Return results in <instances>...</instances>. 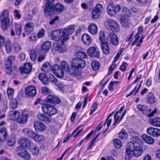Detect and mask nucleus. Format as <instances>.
I'll return each mask as SVG.
<instances>
[{"label": "nucleus", "mask_w": 160, "mask_h": 160, "mask_svg": "<svg viewBox=\"0 0 160 160\" xmlns=\"http://www.w3.org/2000/svg\"><path fill=\"white\" fill-rule=\"evenodd\" d=\"M9 16V13L8 11H3L0 16V18L2 20L1 26L2 29L3 30H7L11 24L8 18Z\"/></svg>", "instance_id": "obj_1"}, {"label": "nucleus", "mask_w": 160, "mask_h": 160, "mask_svg": "<svg viewBox=\"0 0 160 160\" xmlns=\"http://www.w3.org/2000/svg\"><path fill=\"white\" fill-rule=\"evenodd\" d=\"M42 108L44 113L49 116L53 115L57 112V109L54 107V105H51L49 103L42 105Z\"/></svg>", "instance_id": "obj_2"}, {"label": "nucleus", "mask_w": 160, "mask_h": 160, "mask_svg": "<svg viewBox=\"0 0 160 160\" xmlns=\"http://www.w3.org/2000/svg\"><path fill=\"white\" fill-rule=\"evenodd\" d=\"M106 26H109V29L113 32H117L120 30V28L118 23L114 20L107 19L105 22Z\"/></svg>", "instance_id": "obj_3"}, {"label": "nucleus", "mask_w": 160, "mask_h": 160, "mask_svg": "<svg viewBox=\"0 0 160 160\" xmlns=\"http://www.w3.org/2000/svg\"><path fill=\"white\" fill-rule=\"evenodd\" d=\"M137 108L139 110L142 112L144 114L147 115L149 117L153 116L154 114L157 112V109H155L152 113L148 114L151 112V109L146 106L143 105L138 104L137 105Z\"/></svg>", "instance_id": "obj_4"}, {"label": "nucleus", "mask_w": 160, "mask_h": 160, "mask_svg": "<svg viewBox=\"0 0 160 160\" xmlns=\"http://www.w3.org/2000/svg\"><path fill=\"white\" fill-rule=\"evenodd\" d=\"M75 28L73 25H70L64 28L62 31V36L63 37V41L67 40L69 36L71 34L74 32Z\"/></svg>", "instance_id": "obj_5"}, {"label": "nucleus", "mask_w": 160, "mask_h": 160, "mask_svg": "<svg viewBox=\"0 0 160 160\" xmlns=\"http://www.w3.org/2000/svg\"><path fill=\"white\" fill-rule=\"evenodd\" d=\"M122 12L125 14L120 18V21L122 25L125 27H128L129 25L130 11H124Z\"/></svg>", "instance_id": "obj_6"}, {"label": "nucleus", "mask_w": 160, "mask_h": 160, "mask_svg": "<svg viewBox=\"0 0 160 160\" xmlns=\"http://www.w3.org/2000/svg\"><path fill=\"white\" fill-rule=\"evenodd\" d=\"M143 151V149L139 146L134 145L131 148V155L138 157L141 156Z\"/></svg>", "instance_id": "obj_7"}, {"label": "nucleus", "mask_w": 160, "mask_h": 160, "mask_svg": "<svg viewBox=\"0 0 160 160\" xmlns=\"http://www.w3.org/2000/svg\"><path fill=\"white\" fill-rule=\"evenodd\" d=\"M88 53L91 57H99L100 52L99 49L95 47L89 48L87 51Z\"/></svg>", "instance_id": "obj_8"}, {"label": "nucleus", "mask_w": 160, "mask_h": 160, "mask_svg": "<svg viewBox=\"0 0 160 160\" xmlns=\"http://www.w3.org/2000/svg\"><path fill=\"white\" fill-rule=\"evenodd\" d=\"M71 64L72 67H79L81 68H83L85 66V63L84 60L77 58L72 59Z\"/></svg>", "instance_id": "obj_9"}, {"label": "nucleus", "mask_w": 160, "mask_h": 160, "mask_svg": "<svg viewBox=\"0 0 160 160\" xmlns=\"http://www.w3.org/2000/svg\"><path fill=\"white\" fill-rule=\"evenodd\" d=\"M147 132L148 134L153 137L160 136V129L158 128L150 127L147 129Z\"/></svg>", "instance_id": "obj_10"}, {"label": "nucleus", "mask_w": 160, "mask_h": 160, "mask_svg": "<svg viewBox=\"0 0 160 160\" xmlns=\"http://www.w3.org/2000/svg\"><path fill=\"white\" fill-rule=\"evenodd\" d=\"M25 92L27 96L33 97L36 94V89L34 86H30L26 88Z\"/></svg>", "instance_id": "obj_11"}, {"label": "nucleus", "mask_w": 160, "mask_h": 160, "mask_svg": "<svg viewBox=\"0 0 160 160\" xmlns=\"http://www.w3.org/2000/svg\"><path fill=\"white\" fill-rule=\"evenodd\" d=\"M47 102L49 103L51 105H54V103H58L60 102V100L58 97L53 95L50 94L47 97Z\"/></svg>", "instance_id": "obj_12"}, {"label": "nucleus", "mask_w": 160, "mask_h": 160, "mask_svg": "<svg viewBox=\"0 0 160 160\" xmlns=\"http://www.w3.org/2000/svg\"><path fill=\"white\" fill-rule=\"evenodd\" d=\"M137 134L136 132H133L131 131V136L132 137L131 138V146L133 147L134 145H138V143L140 142V139L136 136L133 135V134L136 135Z\"/></svg>", "instance_id": "obj_13"}, {"label": "nucleus", "mask_w": 160, "mask_h": 160, "mask_svg": "<svg viewBox=\"0 0 160 160\" xmlns=\"http://www.w3.org/2000/svg\"><path fill=\"white\" fill-rule=\"evenodd\" d=\"M34 24L32 22H30L26 24L24 27V31L26 33L29 35L34 30Z\"/></svg>", "instance_id": "obj_14"}, {"label": "nucleus", "mask_w": 160, "mask_h": 160, "mask_svg": "<svg viewBox=\"0 0 160 160\" xmlns=\"http://www.w3.org/2000/svg\"><path fill=\"white\" fill-rule=\"evenodd\" d=\"M19 143L24 148H29L32 144L30 140L27 138H22L19 141Z\"/></svg>", "instance_id": "obj_15"}, {"label": "nucleus", "mask_w": 160, "mask_h": 160, "mask_svg": "<svg viewBox=\"0 0 160 160\" xmlns=\"http://www.w3.org/2000/svg\"><path fill=\"white\" fill-rule=\"evenodd\" d=\"M28 115V112H23L22 115L19 116L17 118V121L20 123L23 124L25 123L28 120L27 116Z\"/></svg>", "instance_id": "obj_16"}, {"label": "nucleus", "mask_w": 160, "mask_h": 160, "mask_svg": "<svg viewBox=\"0 0 160 160\" xmlns=\"http://www.w3.org/2000/svg\"><path fill=\"white\" fill-rule=\"evenodd\" d=\"M32 66L29 63H25L23 67H20L19 68L21 72L22 73H28L32 70Z\"/></svg>", "instance_id": "obj_17"}, {"label": "nucleus", "mask_w": 160, "mask_h": 160, "mask_svg": "<svg viewBox=\"0 0 160 160\" xmlns=\"http://www.w3.org/2000/svg\"><path fill=\"white\" fill-rule=\"evenodd\" d=\"M34 126L36 130L38 132L43 131L46 128L45 126L39 121H36L35 122Z\"/></svg>", "instance_id": "obj_18"}, {"label": "nucleus", "mask_w": 160, "mask_h": 160, "mask_svg": "<svg viewBox=\"0 0 160 160\" xmlns=\"http://www.w3.org/2000/svg\"><path fill=\"white\" fill-rule=\"evenodd\" d=\"M53 40L56 41H59L62 36V32L59 30L53 31L52 32Z\"/></svg>", "instance_id": "obj_19"}, {"label": "nucleus", "mask_w": 160, "mask_h": 160, "mask_svg": "<svg viewBox=\"0 0 160 160\" xmlns=\"http://www.w3.org/2000/svg\"><path fill=\"white\" fill-rule=\"evenodd\" d=\"M109 38L111 43L115 46H117L119 43L118 38L116 35L113 32L109 34Z\"/></svg>", "instance_id": "obj_20"}, {"label": "nucleus", "mask_w": 160, "mask_h": 160, "mask_svg": "<svg viewBox=\"0 0 160 160\" xmlns=\"http://www.w3.org/2000/svg\"><path fill=\"white\" fill-rule=\"evenodd\" d=\"M82 40L84 44L88 45H89L91 44L92 42V39L90 36L86 34H84L83 35Z\"/></svg>", "instance_id": "obj_21"}, {"label": "nucleus", "mask_w": 160, "mask_h": 160, "mask_svg": "<svg viewBox=\"0 0 160 160\" xmlns=\"http://www.w3.org/2000/svg\"><path fill=\"white\" fill-rule=\"evenodd\" d=\"M98 28L97 25L94 23L91 24L88 27V31L92 35L96 34L98 32Z\"/></svg>", "instance_id": "obj_22"}, {"label": "nucleus", "mask_w": 160, "mask_h": 160, "mask_svg": "<svg viewBox=\"0 0 160 160\" xmlns=\"http://www.w3.org/2000/svg\"><path fill=\"white\" fill-rule=\"evenodd\" d=\"M22 132L27 136L30 138H32L33 139L36 134L35 132L32 130L27 128H24Z\"/></svg>", "instance_id": "obj_23"}, {"label": "nucleus", "mask_w": 160, "mask_h": 160, "mask_svg": "<svg viewBox=\"0 0 160 160\" xmlns=\"http://www.w3.org/2000/svg\"><path fill=\"white\" fill-rule=\"evenodd\" d=\"M149 123L152 125L157 127H160V118H154L149 120Z\"/></svg>", "instance_id": "obj_24"}, {"label": "nucleus", "mask_w": 160, "mask_h": 160, "mask_svg": "<svg viewBox=\"0 0 160 160\" xmlns=\"http://www.w3.org/2000/svg\"><path fill=\"white\" fill-rule=\"evenodd\" d=\"M17 141V137L15 135L12 134L10 136L9 138L8 139L7 143L8 146H12Z\"/></svg>", "instance_id": "obj_25"}, {"label": "nucleus", "mask_w": 160, "mask_h": 160, "mask_svg": "<svg viewBox=\"0 0 160 160\" xmlns=\"http://www.w3.org/2000/svg\"><path fill=\"white\" fill-rule=\"evenodd\" d=\"M7 136V132L5 128H2L0 129V141H4Z\"/></svg>", "instance_id": "obj_26"}, {"label": "nucleus", "mask_w": 160, "mask_h": 160, "mask_svg": "<svg viewBox=\"0 0 160 160\" xmlns=\"http://www.w3.org/2000/svg\"><path fill=\"white\" fill-rule=\"evenodd\" d=\"M61 68L62 69L64 70L65 71L71 73V68L68 63L65 61H63L62 62L61 64Z\"/></svg>", "instance_id": "obj_27"}, {"label": "nucleus", "mask_w": 160, "mask_h": 160, "mask_svg": "<svg viewBox=\"0 0 160 160\" xmlns=\"http://www.w3.org/2000/svg\"><path fill=\"white\" fill-rule=\"evenodd\" d=\"M20 115L18 111L13 110L10 112V114L9 115V118L12 120H17V118Z\"/></svg>", "instance_id": "obj_28"}, {"label": "nucleus", "mask_w": 160, "mask_h": 160, "mask_svg": "<svg viewBox=\"0 0 160 160\" xmlns=\"http://www.w3.org/2000/svg\"><path fill=\"white\" fill-rule=\"evenodd\" d=\"M101 48L103 52L105 54H108L110 52V49L107 42L101 43Z\"/></svg>", "instance_id": "obj_29"}, {"label": "nucleus", "mask_w": 160, "mask_h": 160, "mask_svg": "<svg viewBox=\"0 0 160 160\" xmlns=\"http://www.w3.org/2000/svg\"><path fill=\"white\" fill-rule=\"evenodd\" d=\"M142 139L146 143L149 144H152L154 142V139L151 137L148 136L146 134H144L142 135Z\"/></svg>", "instance_id": "obj_30"}, {"label": "nucleus", "mask_w": 160, "mask_h": 160, "mask_svg": "<svg viewBox=\"0 0 160 160\" xmlns=\"http://www.w3.org/2000/svg\"><path fill=\"white\" fill-rule=\"evenodd\" d=\"M51 46V43L49 41H47L41 46L42 51L43 52H48Z\"/></svg>", "instance_id": "obj_31"}, {"label": "nucleus", "mask_w": 160, "mask_h": 160, "mask_svg": "<svg viewBox=\"0 0 160 160\" xmlns=\"http://www.w3.org/2000/svg\"><path fill=\"white\" fill-rule=\"evenodd\" d=\"M108 10H120L121 7L120 5L118 4L115 5L113 2H110L108 7Z\"/></svg>", "instance_id": "obj_32"}, {"label": "nucleus", "mask_w": 160, "mask_h": 160, "mask_svg": "<svg viewBox=\"0 0 160 160\" xmlns=\"http://www.w3.org/2000/svg\"><path fill=\"white\" fill-rule=\"evenodd\" d=\"M38 78L43 84L45 85L48 84V81L45 74L44 73L40 74L38 75Z\"/></svg>", "instance_id": "obj_33"}, {"label": "nucleus", "mask_w": 160, "mask_h": 160, "mask_svg": "<svg viewBox=\"0 0 160 160\" xmlns=\"http://www.w3.org/2000/svg\"><path fill=\"white\" fill-rule=\"evenodd\" d=\"M72 68L71 69V72L69 73L70 74H72L73 75H79L81 73V70L79 67H72Z\"/></svg>", "instance_id": "obj_34"}, {"label": "nucleus", "mask_w": 160, "mask_h": 160, "mask_svg": "<svg viewBox=\"0 0 160 160\" xmlns=\"http://www.w3.org/2000/svg\"><path fill=\"white\" fill-rule=\"evenodd\" d=\"M52 68L50 63L48 62H46L43 64L41 68L42 71L47 72L51 70Z\"/></svg>", "instance_id": "obj_35"}, {"label": "nucleus", "mask_w": 160, "mask_h": 160, "mask_svg": "<svg viewBox=\"0 0 160 160\" xmlns=\"http://www.w3.org/2000/svg\"><path fill=\"white\" fill-rule=\"evenodd\" d=\"M51 7V8L48 9V10H63L64 7L61 4L58 3L54 5L53 3Z\"/></svg>", "instance_id": "obj_36"}, {"label": "nucleus", "mask_w": 160, "mask_h": 160, "mask_svg": "<svg viewBox=\"0 0 160 160\" xmlns=\"http://www.w3.org/2000/svg\"><path fill=\"white\" fill-rule=\"evenodd\" d=\"M56 50L59 53L64 52L66 51V48L64 44H58L56 48Z\"/></svg>", "instance_id": "obj_37"}, {"label": "nucleus", "mask_w": 160, "mask_h": 160, "mask_svg": "<svg viewBox=\"0 0 160 160\" xmlns=\"http://www.w3.org/2000/svg\"><path fill=\"white\" fill-rule=\"evenodd\" d=\"M38 118L40 120L46 122H49L50 119L47 116L43 114H39L38 116Z\"/></svg>", "instance_id": "obj_38"}, {"label": "nucleus", "mask_w": 160, "mask_h": 160, "mask_svg": "<svg viewBox=\"0 0 160 160\" xmlns=\"http://www.w3.org/2000/svg\"><path fill=\"white\" fill-rule=\"evenodd\" d=\"M99 37L101 43L107 42V38L103 32L102 31L100 32L99 34Z\"/></svg>", "instance_id": "obj_39"}, {"label": "nucleus", "mask_w": 160, "mask_h": 160, "mask_svg": "<svg viewBox=\"0 0 160 160\" xmlns=\"http://www.w3.org/2000/svg\"><path fill=\"white\" fill-rule=\"evenodd\" d=\"M15 31L18 35H20L22 32V25L19 23H15Z\"/></svg>", "instance_id": "obj_40"}, {"label": "nucleus", "mask_w": 160, "mask_h": 160, "mask_svg": "<svg viewBox=\"0 0 160 160\" xmlns=\"http://www.w3.org/2000/svg\"><path fill=\"white\" fill-rule=\"evenodd\" d=\"M143 31V29L142 27H139L138 29V31L137 33L135 36V40L132 42V46L134 45L137 42L140 38L139 35L141 34Z\"/></svg>", "instance_id": "obj_41"}, {"label": "nucleus", "mask_w": 160, "mask_h": 160, "mask_svg": "<svg viewBox=\"0 0 160 160\" xmlns=\"http://www.w3.org/2000/svg\"><path fill=\"white\" fill-rule=\"evenodd\" d=\"M10 103V107L12 109H16L18 106V102L17 99L15 98L11 99Z\"/></svg>", "instance_id": "obj_42"}, {"label": "nucleus", "mask_w": 160, "mask_h": 160, "mask_svg": "<svg viewBox=\"0 0 160 160\" xmlns=\"http://www.w3.org/2000/svg\"><path fill=\"white\" fill-rule=\"evenodd\" d=\"M76 56L78 58L82 59L86 58L88 56L86 53L82 51L78 52L76 54Z\"/></svg>", "instance_id": "obj_43"}, {"label": "nucleus", "mask_w": 160, "mask_h": 160, "mask_svg": "<svg viewBox=\"0 0 160 160\" xmlns=\"http://www.w3.org/2000/svg\"><path fill=\"white\" fill-rule=\"evenodd\" d=\"M148 101L149 104H153L154 102V97L153 94L151 92H149L147 96Z\"/></svg>", "instance_id": "obj_44"}, {"label": "nucleus", "mask_w": 160, "mask_h": 160, "mask_svg": "<svg viewBox=\"0 0 160 160\" xmlns=\"http://www.w3.org/2000/svg\"><path fill=\"white\" fill-rule=\"evenodd\" d=\"M5 47L7 53H10L12 49V45L10 41H8L5 43Z\"/></svg>", "instance_id": "obj_45"}, {"label": "nucleus", "mask_w": 160, "mask_h": 160, "mask_svg": "<svg viewBox=\"0 0 160 160\" xmlns=\"http://www.w3.org/2000/svg\"><path fill=\"white\" fill-rule=\"evenodd\" d=\"M92 69L94 71L98 70L100 67V64L96 61H93L91 64Z\"/></svg>", "instance_id": "obj_46"}, {"label": "nucleus", "mask_w": 160, "mask_h": 160, "mask_svg": "<svg viewBox=\"0 0 160 160\" xmlns=\"http://www.w3.org/2000/svg\"><path fill=\"white\" fill-rule=\"evenodd\" d=\"M30 58L32 61H34L36 60L37 58L36 50L35 49L31 50L30 51Z\"/></svg>", "instance_id": "obj_47"}, {"label": "nucleus", "mask_w": 160, "mask_h": 160, "mask_svg": "<svg viewBox=\"0 0 160 160\" xmlns=\"http://www.w3.org/2000/svg\"><path fill=\"white\" fill-rule=\"evenodd\" d=\"M113 143L115 147L117 148H120L122 147L121 141L118 139H115L113 140Z\"/></svg>", "instance_id": "obj_48"}, {"label": "nucleus", "mask_w": 160, "mask_h": 160, "mask_svg": "<svg viewBox=\"0 0 160 160\" xmlns=\"http://www.w3.org/2000/svg\"><path fill=\"white\" fill-rule=\"evenodd\" d=\"M31 151L34 155H37L39 152V149L36 145H33L31 146Z\"/></svg>", "instance_id": "obj_49"}, {"label": "nucleus", "mask_w": 160, "mask_h": 160, "mask_svg": "<svg viewBox=\"0 0 160 160\" xmlns=\"http://www.w3.org/2000/svg\"><path fill=\"white\" fill-rule=\"evenodd\" d=\"M25 149V148L20 145L16 148V151L18 154L19 156V155H21V154L23 152H24Z\"/></svg>", "instance_id": "obj_50"}, {"label": "nucleus", "mask_w": 160, "mask_h": 160, "mask_svg": "<svg viewBox=\"0 0 160 160\" xmlns=\"http://www.w3.org/2000/svg\"><path fill=\"white\" fill-rule=\"evenodd\" d=\"M101 13V11H93L92 17L94 19H97L100 16Z\"/></svg>", "instance_id": "obj_51"}, {"label": "nucleus", "mask_w": 160, "mask_h": 160, "mask_svg": "<svg viewBox=\"0 0 160 160\" xmlns=\"http://www.w3.org/2000/svg\"><path fill=\"white\" fill-rule=\"evenodd\" d=\"M54 74L56 76L59 78H62L64 75V72L61 68Z\"/></svg>", "instance_id": "obj_52"}, {"label": "nucleus", "mask_w": 160, "mask_h": 160, "mask_svg": "<svg viewBox=\"0 0 160 160\" xmlns=\"http://www.w3.org/2000/svg\"><path fill=\"white\" fill-rule=\"evenodd\" d=\"M14 93V90L12 88H8L7 90V93L9 99H12Z\"/></svg>", "instance_id": "obj_53"}, {"label": "nucleus", "mask_w": 160, "mask_h": 160, "mask_svg": "<svg viewBox=\"0 0 160 160\" xmlns=\"http://www.w3.org/2000/svg\"><path fill=\"white\" fill-rule=\"evenodd\" d=\"M19 156L22 157L26 159H29L30 158V155L29 153L26 150V149L25 150L24 152L21 154V155H19Z\"/></svg>", "instance_id": "obj_54"}, {"label": "nucleus", "mask_w": 160, "mask_h": 160, "mask_svg": "<svg viewBox=\"0 0 160 160\" xmlns=\"http://www.w3.org/2000/svg\"><path fill=\"white\" fill-rule=\"evenodd\" d=\"M33 139L36 141L40 142L43 140L45 137L42 135L36 134Z\"/></svg>", "instance_id": "obj_55"}, {"label": "nucleus", "mask_w": 160, "mask_h": 160, "mask_svg": "<svg viewBox=\"0 0 160 160\" xmlns=\"http://www.w3.org/2000/svg\"><path fill=\"white\" fill-rule=\"evenodd\" d=\"M47 2L45 5V9L44 10H48V9L51 8L52 4L53 2V0H45Z\"/></svg>", "instance_id": "obj_56"}, {"label": "nucleus", "mask_w": 160, "mask_h": 160, "mask_svg": "<svg viewBox=\"0 0 160 160\" xmlns=\"http://www.w3.org/2000/svg\"><path fill=\"white\" fill-rule=\"evenodd\" d=\"M13 47L14 50L17 52L20 51L22 49V48L20 44L17 42L14 43Z\"/></svg>", "instance_id": "obj_57"}, {"label": "nucleus", "mask_w": 160, "mask_h": 160, "mask_svg": "<svg viewBox=\"0 0 160 160\" xmlns=\"http://www.w3.org/2000/svg\"><path fill=\"white\" fill-rule=\"evenodd\" d=\"M15 61V57L13 56H9L8 59L6 64L9 65L11 64V66H12V63Z\"/></svg>", "instance_id": "obj_58"}, {"label": "nucleus", "mask_w": 160, "mask_h": 160, "mask_svg": "<svg viewBox=\"0 0 160 160\" xmlns=\"http://www.w3.org/2000/svg\"><path fill=\"white\" fill-rule=\"evenodd\" d=\"M6 68L7 73L8 75H11L12 72V66H11V64L9 65L6 64Z\"/></svg>", "instance_id": "obj_59"}, {"label": "nucleus", "mask_w": 160, "mask_h": 160, "mask_svg": "<svg viewBox=\"0 0 160 160\" xmlns=\"http://www.w3.org/2000/svg\"><path fill=\"white\" fill-rule=\"evenodd\" d=\"M119 137L123 139H126L127 138V134L125 132L122 131L119 133Z\"/></svg>", "instance_id": "obj_60"}, {"label": "nucleus", "mask_w": 160, "mask_h": 160, "mask_svg": "<svg viewBox=\"0 0 160 160\" xmlns=\"http://www.w3.org/2000/svg\"><path fill=\"white\" fill-rule=\"evenodd\" d=\"M116 67V65L115 63H112V64L110 66L109 68L108 72V75H109L111 74L114 70V69Z\"/></svg>", "instance_id": "obj_61"}, {"label": "nucleus", "mask_w": 160, "mask_h": 160, "mask_svg": "<svg viewBox=\"0 0 160 160\" xmlns=\"http://www.w3.org/2000/svg\"><path fill=\"white\" fill-rule=\"evenodd\" d=\"M119 11H107V13L110 16L113 17L115 16Z\"/></svg>", "instance_id": "obj_62"}, {"label": "nucleus", "mask_w": 160, "mask_h": 160, "mask_svg": "<svg viewBox=\"0 0 160 160\" xmlns=\"http://www.w3.org/2000/svg\"><path fill=\"white\" fill-rule=\"evenodd\" d=\"M45 34V31L42 29L39 31L37 34V37L38 38H40L44 36Z\"/></svg>", "instance_id": "obj_63"}, {"label": "nucleus", "mask_w": 160, "mask_h": 160, "mask_svg": "<svg viewBox=\"0 0 160 160\" xmlns=\"http://www.w3.org/2000/svg\"><path fill=\"white\" fill-rule=\"evenodd\" d=\"M61 68L60 67L57 65H54L52 68L51 69L52 71H53L54 73L55 72L57 71L58 70L60 69Z\"/></svg>", "instance_id": "obj_64"}]
</instances>
